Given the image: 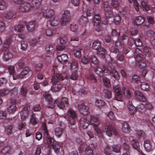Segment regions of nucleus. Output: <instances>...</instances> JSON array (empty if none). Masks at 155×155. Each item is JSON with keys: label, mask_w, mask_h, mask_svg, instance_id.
<instances>
[{"label": "nucleus", "mask_w": 155, "mask_h": 155, "mask_svg": "<svg viewBox=\"0 0 155 155\" xmlns=\"http://www.w3.org/2000/svg\"><path fill=\"white\" fill-rule=\"evenodd\" d=\"M89 123L93 125L94 130L100 137H103V132H106L107 135L110 137L112 134L116 136L118 135V133L116 129L110 125H106L100 129L97 126L100 123L99 120L95 116H93L91 117Z\"/></svg>", "instance_id": "f257e3e1"}, {"label": "nucleus", "mask_w": 155, "mask_h": 155, "mask_svg": "<svg viewBox=\"0 0 155 155\" xmlns=\"http://www.w3.org/2000/svg\"><path fill=\"white\" fill-rule=\"evenodd\" d=\"M52 72L53 76L51 80V83L53 85L51 88V90L54 92H57L61 90L63 87L62 85L60 83V81L64 80V79L67 80L68 78L67 74L65 73L59 74L57 73L58 71L57 66L53 65Z\"/></svg>", "instance_id": "f03ea898"}, {"label": "nucleus", "mask_w": 155, "mask_h": 155, "mask_svg": "<svg viewBox=\"0 0 155 155\" xmlns=\"http://www.w3.org/2000/svg\"><path fill=\"white\" fill-rule=\"evenodd\" d=\"M11 41V38L7 39L4 43L2 48L0 49V51L3 52V58L6 61L9 60L13 57L12 54L8 49Z\"/></svg>", "instance_id": "7ed1b4c3"}, {"label": "nucleus", "mask_w": 155, "mask_h": 155, "mask_svg": "<svg viewBox=\"0 0 155 155\" xmlns=\"http://www.w3.org/2000/svg\"><path fill=\"white\" fill-rule=\"evenodd\" d=\"M42 129L43 132L44 142L48 145V146L51 147L55 142L54 139L49 137V134L48 130L46 124L42 123Z\"/></svg>", "instance_id": "20e7f679"}, {"label": "nucleus", "mask_w": 155, "mask_h": 155, "mask_svg": "<svg viewBox=\"0 0 155 155\" xmlns=\"http://www.w3.org/2000/svg\"><path fill=\"white\" fill-rule=\"evenodd\" d=\"M8 71L11 75H12L14 80H16L18 78H23L31 70L28 67H25L20 74L16 76V74L15 73V67L13 66H10L8 68Z\"/></svg>", "instance_id": "39448f33"}, {"label": "nucleus", "mask_w": 155, "mask_h": 155, "mask_svg": "<svg viewBox=\"0 0 155 155\" xmlns=\"http://www.w3.org/2000/svg\"><path fill=\"white\" fill-rule=\"evenodd\" d=\"M92 48L97 51L98 55L102 58H104L107 51L101 46V43L98 41H94L92 44Z\"/></svg>", "instance_id": "423d86ee"}, {"label": "nucleus", "mask_w": 155, "mask_h": 155, "mask_svg": "<svg viewBox=\"0 0 155 155\" xmlns=\"http://www.w3.org/2000/svg\"><path fill=\"white\" fill-rule=\"evenodd\" d=\"M42 0H28V1L31 3V10L34 14L36 13L40 14L41 13V11L38 10L41 4Z\"/></svg>", "instance_id": "0eeeda50"}, {"label": "nucleus", "mask_w": 155, "mask_h": 155, "mask_svg": "<svg viewBox=\"0 0 155 155\" xmlns=\"http://www.w3.org/2000/svg\"><path fill=\"white\" fill-rule=\"evenodd\" d=\"M68 120L70 124L74 125L75 123V119L77 117L76 112L71 109H69L68 112Z\"/></svg>", "instance_id": "6e6552de"}, {"label": "nucleus", "mask_w": 155, "mask_h": 155, "mask_svg": "<svg viewBox=\"0 0 155 155\" xmlns=\"http://www.w3.org/2000/svg\"><path fill=\"white\" fill-rule=\"evenodd\" d=\"M68 99L67 97H62L60 101L58 100L54 101L55 107L57 106L61 109L67 107L68 106Z\"/></svg>", "instance_id": "1a4fd4ad"}, {"label": "nucleus", "mask_w": 155, "mask_h": 155, "mask_svg": "<svg viewBox=\"0 0 155 155\" xmlns=\"http://www.w3.org/2000/svg\"><path fill=\"white\" fill-rule=\"evenodd\" d=\"M30 3L28 0L23 2L18 8L19 11L22 12H27L29 10L32 11L31 10V6Z\"/></svg>", "instance_id": "9d476101"}, {"label": "nucleus", "mask_w": 155, "mask_h": 155, "mask_svg": "<svg viewBox=\"0 0 155 155\" xmlns=\"http://www.w3.org/2000/svg\"><path fill=\"white\" fill-rule=\"evenodd\" d=\"M104 11L105 17L104 18V20L103 21V24L107 25L108 22V19L113 17V14L111 8H108V9L106 8Z\"/></svg>", "instance_id": "9b49d317"}, {"label": "nucleus", "mask_w": 155, "mask_h": 155, "mask_svg": "<svg viewBox=\"0 0 155 155\" xmlns=\"http://www.w3.org/2000/svg\"><path fill=\"white\" fill-rule=\"evenodd\" d=\"M43 96L45 100L48 102V104L46 105L47 107L53 108L55 107L54 101L51 97V95L48 93H45Z\"/></svg>", "instance_id": "f8f14e48"}, {"label": "nucleus", "mask_w": 155, "mask_h": 155, "mask_svg": "<svg viewBox=\"0 0 155 155\" xmlns=\"http://www.w3.org/2000/svg\"><path fill=\"white\" fill-rule=\"evenodd\" d=\"M71 14L70 12L67 10L64 11L61 20V23L62 25H65L68 23L70 19Z\"/></svg>", "instance_id": "ddd939ff"}, {"label": "nucleus", "mask_w": 155, "mask_h": 155, "mask_svg": "<svg viewBox=\"0 0 155 155\" xmlns=\"http://www.w3.org/2000/svg\"><path fill=\"white\" fill-rule=\"evenodd\" d=\"M145 57H143L142 55H136L134 58L136 61L137 62V64L140 68H143L146 66V64L143 58Z\"/></svg>", "instance_id": "4468645a"}, {"label": "nucleus", "mask_w": 155, "mask_h": 155, "mask_svg": "<svg viewBox=\"0 0 155 155\" xmlns=\"http://www.w3.org/2000/svg\"><path fill=\"white\" fill-rule=\"evenodd\" d=\"M77 107L79 112L81 114L87 115L90 114L88 107L84 104H81L80 105L78 104Z\"/></svg>", "instance_id": "2eb2a0df"}, {"label": "nucleus", "mask_w": 155, "mask_h": 155, "mask_svg": "<svg viewBox=\"0 0 155 155\" xmlns=\"http://www.w3.org/2000/svg\"><path fill=\"white\" fill-rule=\"evenodd\" d=\"M54 12L53 10L51 9H47L42 12V15L44 17L48 19L53 17L54 15Z\"/></svg>", "instance_id": "dca6fc26"}, {"label": "nucleus", "mask_w": 155, "mask_h": 155, "mask_svg": "<svg viewBox=\"0 0 155 155\" xmlns=\"http://www.w3.org/2000/svg\"><path fill=\"white\" fill-rule=\"evenodd\" d=\"M11 103L12 104V105L10 106L8 108V110L10 113H13L16 110V107L15 104L17 103H19L20 101L16 100L13 99H12L11 100Z\"/></svg>", "instance_id": "f3484780"}, {"label": "nucleus", "mask_w": 155, "mask_h": 155, "mask_svg": "<svg viewBox=\"0 0 155 155\" xmlns=\"http://www.w3.org/2000/svg\"><path fill=\"white\" fill-rule=\"evenodd\" d=\"M27 30L30 32H32L36 26H38L37 23L35 21H31L28 23H25Z\"/></svg>", "instance_id": "a211bd4d"}, {"label": "nucleus", "mask_w": 155, "mask_h": 155, "mask_svg": "<svg viewBox=\"0 0 155 155\" xmlns=\"http://www.w3.org/2000/svg\"><path fill=\"white\" fill-rule=\"evenodd\" d=\"M96 146L95 144L92 143L89 144L88 146L87 147L85 150L86 155H94L92 150Z\"/></svg>", "instance_id": "6ab92c4d"}, {"label": "nucleus", "mask_w": 155, "mask_h": 155, "mask_svg": "<svg viewBox=\"0 0 155 155\" xmlns=\"http://www.w3.org/2000/svg\"><path fill=\"white\" fill-rule=\"evenodd\" d=\"M134 93L135 97L137 100L143 102H146V98L143 94L141 92L138 91H135Z\"/></svg>", "instance_id": "aec40b11"}, {"label": "nucleus", "mask_w": 155, "mask_h": 155, "mask_svg": "<svg viewBox=\"0 0 155 155\" xmlns=\"http://www.w3.org/2000/svg\"><path fill=\"white\" fill-rule=\"evenodd\" d=\"M20 115L22 120H25L28 116V108L25 106L20 112Z\"/></svg>", "instance_id": "412c9836"}, {"label": "nucleus", "mask_w": 155, "mask_h": 155, "mask_svg": "<svg viewBox=\"0 0 155 155\" xmlns=\"http://www.w3.org/2000/svg\"><path fill=\"white\" fill-rule=\"evenodd\" d=\"M89 122L87 121L86 118L85 117H82L79 121L81 127L83 129H86L89 125Z\"/></svg>", "instance_id": "4be33fe9"}, {"label": "nucleus", "mask_w": 155, "mask_h": 155, "mask_svg": "<svg viewBox=\"0 0 155 155\" xmlns=\"http://www.w3.org/2000/svg\"><path fill=\"white\" fill-rule=\"evenodd\" d=\"M60 18L57 16H54L53 17L51 18L49 20L50 25L52 26H55L59 23Z\"/></svg>", "instance_id": "5701e85b"}, {"label": "nucleus", "mask_w": 155, "mask_h": 155, "mask_svg": "<svg viewBox=\"0 0 155 155\" xmlns=\"http://www.w3.org/2000/svg\"><path fill=\"white\" fill-rule=\"evenodd\" d=\"M104 20V18H101V17L98 15H95L94 19L93 21L94 25L97 26V27L99 26L100 21H101L103 24V21Z\"/></svg>", "instance_id": "b1692460"}, {"label": "nucleus", "mask_w": 155, "mask_h": 155, "mask_svg": "<svg viewBox=\"0 0 155 155\" xmlns=\"http://www.w3.org/2000/svg\"><path fill=\"white\" fill-rule=\"evenodd\" d=\"M68 55L66 54L59 55L57 56V59L58 61L63 64L68 62Z\"/></svg>", "instance_id": "393cba45"}, {"label": "nucleus", "mask_w": 155, "mask_h": 155, "mask_svg": "<svg viewBox=\"0 0 155 155\" xmlns=\"http://www.w3.org/2000/svg\"><path fill=\"white\" fill-rule=\"evenodd\" d=\"M120 145H114L110 147L109 146L108 149L110 152L113 151L116 153H119L120 151Z\"/></svg>", "instance_id": "a878e982"}, {"label": "nucleus", "mask_w": 155, "mask_h": 155, "mask_svg": "<svg viewBox=\"0 0 155 155\" xmlns=\"http://www.w3.org/2000/svg\"><path fill=\"white\" fill-rule=\"evenodd\" d=\"M122 130L123 132L125 133H129L130 129L128 124L126 122H124L122 123Z\"/></svg>", "instance_id": "bb28decb"}, {"label": "nucleus", "mask_w": 155, "mask_h": 155, "mask_svg": "<svg viewBox=\"0 0 155 155\" xmlns=\"http://www.w3.org/2000/svg\"><path fill=\"white\" fill-rule=\"evenodd\" d=\"M79 37L77 36L73 37L71 38L69 43L71 44L72 46H76L78 44V42L79 41Z\"/></svg>", "instance_id": "cd10ccee"}, {"label": "nucleus", "mask_w": 155, "mask_h": 155, "mask_svg": "<svg viewBox=\"0 0 155 155\" xmlns=\"http://www.w3.org/2000/svg\"><path fill=\"white\" fill-rule=\"evenodd\" d=\"M144 21V18L141 16L137 17L134 21V24L137 26L141 25Z\"/></svg>", "instance_id": "c85d7f7f"}, {"label": "nucleus", "mask_w": 155, "mask_h": 155, "mask_svg": "<svg viewBox=\"0 0 155 155\" xmlns=\"http://www.w3.org/2000/svg\"><path fill=\"white\" fill-rule=\"evenodd\" d=\"M55 33V30L53 27L48 28L45 31L46 35L48 37L52 36Z\"/></svg>", "instance_id": "c756f323"}, {"label": "nucleus", "mask_w": 155, "mask_h": 155, "mask_svg": "<svg viewBox=\"0 0 155 155\" xmlns=\"http://www.w3.org/2000/svg\"><path fill=\"white\" fill-rule=\"evenodd\" d=\"M64 129L61 127H56L54 130V134L58 137H60L64 131Z\"/></svg>", "instance_id": "7c9ffc66"}, {"label": "nucleus", "mask_w": 155, "mask_h": 155, "mask_svg": "<svg viewBox=\"0 0 155 155\" xmlns=\"http://www.w3.org/2000/svg\"><path fill=\"white\" fill-rule=\"evenodd\" d=\"M54 45L53 44L49 45L46 48V50L49 54H53L55 51Z\"/></svg>", "instance_id": "2f4dec72"}, {"label": "nucleus", "mask_w": 155, "mask_h": 155, "mask_svg": "<svg viewBox=\"0 0 155 155\" xmlns=\"http://www.w3.org/2000/svg\"><path fill=\"white\" fill-rule=\"evenodd\" d=\"M16 16V13L13 11L8 12L5 15V18L8 20L11 19L12 18H15Z\"/></svg>", "instance_id": "473e14b6"}, {"label": "nucleus", "mask_w": 155, "mask_h": 155, "mask_svg": "<svg viewBox=\"0 0 155 155\" xmlns=\"http://www.w3.org/2000/svg\"><path fill=\"white\" fill-rule=\"evenodd\" d=\"M144 147L147 152H150L151 150V145L150 141L148 140H145L144 141Z\"/></svg>", "instance_id": "72a5a7b5"}, {"label": "nucleus", "mask_w": 155, "mask_h": 155, "mask_svg": "<svg viewBox=\"0 0 155 155\" xmlns=\"http://www.w3.org/2000/svg\"><path fill=\"white\" fill-rule=\"evenodd\" d=\"M94 71L95 73L98 76L100 77H101L103 76V73L102 72V68L96 66L94 68Z\"/></svg>", "instance_id": "f704fd0d"}, {"label": "nucleus", "mask_w": 155, "mask_h": 155, "mask_svg": "<svg viewBox=\"0 0 155 155\" xmlns=\"http://www.w3.org/2000/svg\"><path fill=\"white\" fill-rule=\"evenodd\" d=\"M128 110L130 111V117H132L133 114H135L137 111L136 108L133 105L128 104L127 106Z\"/></svg>", "instance_id": "c9c22d12"}, {"label": "nucleus", "mask_w": 155, "mask_h": 155, "mask_svg": "<svg viewBox=\"0 0 155 155\" xmlns=\"http://www.w3.org/2000/svg\"><path fill=\"white\" fill-rule=\"evenodd\" d=\"M51 147H52V148L55 153H58L59 151V149L61 147V145L59 143L55 141Z\"/></svg>", "instance_id": "e433bc0d"}, {"label": "nucleus", "mask_w": 155, "mask_h": 155, "mask_svg": "<svg viewBox=\"0 0 155 155\" xmlns=\"http://www.w3.org/2000/svg\"><path fill=\"white\" fill-rule=\"evenodd\" d=\"M103 73L105 75H109L111 73V70H110L108 67L106 65H103L102 66Z\"/></svg>", "instance_id": "4c0bfd02"}, {"label": "nucleus", "mask_w": 155, "mask_h": 155, "mask_svg": "<svg viewBox=\"0 0 155 155\" xmlns=\"http://www.w3.org/2000/svg\"><path fill=\"white\" fill-rule=\"evenodd\" d=\"M87 21V17L83 15L81 16L79 20L80 24L83 26H86Z\"/></svg>", "instance_id": "58836bf2"}, {"label": "nucleus", "mask_w": 155, "mask_h": 155, "mask_svg": "<svg viewBox=\"0 0 155 155\" xmlns=\"http://www.w3.org/2000/svg\"><path fill=\"white\" fill-rule=\"evenodd\" d=\"M82 51V49L80 48H75L74 51V56L78 58H80L81 55V51Z\"/></svg>", "instance_id": "ea45409f"}, {"label": "nucleus", "mask_w": 155, "mask_h": 155, "mask_svg": "<svg viewBox=\"0 0 155 155\" xmlns=\"http://www.w3.org/2000/svg\"><path fill=\"white\" fill-rule=\"evenodd\" d=\"M140 86L142 90L146 91H149V86L147 83L145 82L141 83Z\"/></svg>", "instance_id": "a19ab883"}, {"label": "nucleus", "mask_w": 155, "mask_h": 155, "mask_svg": "<svg viewBox=\"0 0 155 155\" xmlns=\"http://www.w3.org/2000/svg\"><path fill=\"white\" fill-rule=\"evenodd\" d=\"M8 7V3L3 0H0V10H4Z\"/></svg>", "instance_id": "79ce46f5"}, {"label": "nucleus", "mask_w": 155, "mask_h": 155, "mask_svg": "<svg viewBox=\"0 0 155 155\" xmlns=\"http://www.w3.org/2000/svg\"><path fill=\"white\" fill-rule=\"evenodd\" d=\"M122 91L124 96L127 98H130L131 96V93L129 88L126 87H124L122 88Z\"/></svg>", "instance_id": "37998d69"}, {"label": "nucleus", "mask_w": 155, "mask_h": 155, "mask_svg": "<svg viewBox=\"0 0 155 155\" xmlns=\"http://www.w3.org/2000/svg\"><path fill=\"white\" fill-rule=\"evenodd\" d=\"M128 34V32L127 33V31H126L125 33L122 36H120L119 38H118V39H120V40L122 42V44H125V41L126 42L128 40V39L127 36Z\"/></svg>", "instance_id": "c03bdc74"}, {"label": "nucleus", "mask_w": 155, "mask_h": 155, "mask_svg": "<svg viewBox=\"0 0 155 155\" xmlns=\"http://www.w3.org/2000/svg\"><path fill=\"white\" fill-rule=\"evenodd\" d=\"M111 72L113 77L116 80H118L120 78L118 72L114 69H111Z\"/></svg>", "instance_id": "a18cd8bd"}, {"label": "nucleus", "mask_w": 155, "mask_h": 155, "mask_svg": "<svg viewBox=\"0 0 155 155\" xmlns=\"http://www.w3.org/2000/svg\"><path fill=\"white\" fill-rule=\"evenodd\" d=\"M84 13H86L87 16H92L94 13V9L92 8H89L86 12H84Z\"/></svg>", "instance_id": "49530a36"}, {"label": "nucleus", "mask_w": 155, "mask_h": 155, "mask_svg": "<svg viewBox=\"0 0 155 155\" xmlns=\"http://www.w3.org/2000/svg\"><path fill=\"white\" fill-rule=\"evenodd\" d=\"M131 144L134 149L138 150L139 147V144L137 139H133L131 141Z\"/></svg>", "instance_id": "de8ad7c7"}, {"label": "nucleus", "mask_w": 155, "mask_h": 155, "mask_svg": "<svg viewBox=\"0 0 155 155\" xmlns=\"http://www.w3.org/2000/svg\"><path fill=\"white\" fill-rule=\"evenodd\" d=\"M140 8H142L143 10L147 11L150 10V7L145 2L143 1L141 2V5L140 6Z\"/></svg>", "instance_id": "09e8293b"}, {"label": "nucleus", "mask_w": 155, "mask_h": 155, "mask_svg": "<svg viewBox=\"0 0 155 155\" xmlns=\"http://www.w3.org/2000/svg\"><path fill=\"white\" fill-rule=\"evenodd\" d=\"M90 61L91 63L95 65H97L99 63L96 57L94 55H92L90 57Z\"/></svg>", "instance_id": "8fccbe9b"}, {"label": "nucleus", "mask_w": 155, "mask_h": 155, "mask_svg": "<svg viewBox=\"0 0 155 155\" xmlns=\"http://www.w3.org/2000/svg\"><path fill=\"white\" fill-rule=\"evenodd\" d=\"M123 95L122 92L116 93L115 94L114 99L119 101H121L122 100Z\"/></svg>", "instance_id": "3c124183"}, {"label": "nucleus", "mask_w": 155, "mask_h": 155, "mask_svg": "<svg viewBox=\"0 0 155 155\" xmlns=\"http://www.w3.org/2000/svg\"><path fill=\"white\" fill-rule=\"evenodd\" d=\"M95 104L97 107L101 108L104 106L105 103L101 100H98L97 99L95 103Z\"/></svg>", "instance_id": "603ef678"}, {"label": "nucleus", "mask_w": 155, "mask_h": 155, "mask_svg": "<svg viewBox=\"0 0 155 155\" xmlns=\"http://www.w3.org/2000/svg\"><path fill=\"white\" fill-rule=\"evenodd\" d=\"M9 91L6 88L0 90V96H5L9 93Z\"/></svg>", "instance_id": "864d4df0"}, {"label": "nucleus", "mask_w": 155, "mask_h": 155, "mask_svg": "<svg viewBox=\"0 0 155 155\" xmlns=\"http://www.w3.org/2000/svg\"><path fill=\"white\" fill-rule=\"evenodd\" d=\"M60 43L64 45L67 43L68 41L67 36L66 35H64L60 37L59 38Z\"/></svg>", "instance_id": "5fc2aeb1"}, {"label": "nucleus", "mask_w": 155, "mask_h": 155, "mask_svg": "<svg viewBox=\"0 0 155 155\" xmlns=\"http://www.w3.org/2000/svg\"><path fill=\"white\" fill-rule=\"evenodd\" d=\"M136 136L137 138H139L141 137L144 138L145 135L143 131L141 130H137Z\"/></svg>", "instance_id": "6e6d98bb"}, {"label": "nucleus", "mask_w": 155, "mask_h": 155, "mask_svg": "<svg viewBox=\"0 0 155 155\" xmlns=\"http://www.w3.org/2000/svg\"><path fill=\"white\" fill-rule=\"evenodd\" d=\"M140 78L137 75L135 74L133 76L132 81L133 82L140 83Z\"/></svg>", "instance_id": "4d7b16f0"}, {"label": "nucleus", "mask_w": 155, "mask_h": 155, "mask_svg": "<svg viewBox=\"0 0 155 155\" xmlns=\"http://www.w3.org/2000/svg\"><path fill=\"white\" fill-rule=\"evenodd\" d=\"M28 92V90L26 87L22 86L21 88V95L22 96L25 97L26 96Z\"/></svg>", "instance_id": "13d9d810"}, {"label": "nucleus", "mask_w": 155, "mask_h": 155, "mask_svg": "<svg viewBox=\"0 0 155 155\" xmlns=\"http://www.w3.org/2000/svg\"><path fill=\"white\" fill-rule=\"evenodd\" d=\"M103 81L104 85L106 87H108L110 86V81L108 78L106 77H104L103 78Z\"/></svg>", "instance_id": "bf43d9fd"}, {"label": "nucleus", "mask_w": 155, "mask_h": 155, "mask_svg": "<svg viewBox=\"0 0 155 155\" xmlns=\"http://www.w3.org/2000/svg\"><path fill=\"white\" fill-rule=\"evenodd\" d=\"M37 119L36 118L35 115L32 114L30 120V123L33 125L36 124L37 123Z\"/></svg>", "instance_id": "052dcab7"}, {"label": "nucleus", "mask_w": 155, "mask_h": 155, "mask_svg": "<svg viewBox=\"0 0 155 155\" xmlns=\"http://www.w3.org/2000/svg\"><path fill=\"white\" fill-rule=\"evenodd\" d=\"M23 28L24 25L22 24H20L15 26V30L17 32H21L23 30Z\"/></svg>", "instance_id": "680f3d73"}, {"label": "nucleus", "mask_w": 155, "mask_h": 155, "mask_svg": "<svg viewBox=\"0 0 155 155\" xmlns=\"http://www.w3.org/2000/svg\"><path fill=\"white\" fill-rule=\"evenodd\" d=\"M138 110L141 112H143L145 110V108L144 105L141 104H140L137 107Z\"/></svg>", "instance_id": "e2e57ef3"}, {"label": "nucleus", "mask_w": 155, "mask_h": 155, "mask_svg": "<svg viewBox=\"0 0 155 155\" xmlns=\"http://www.w3.org/2000/svg\"><path fill=\"white\" fill-rule=\"evenodd\" d=\"M70 29L73 32H76L78 29V25L75 23L71 24L70 26Z\"/></svg>", "instance_id": "0e129e2a"}, {"label": "nucleus", "mask_w": 155, "mask_h": 155, "mask_svg": "<svg viewBox=\"0 0 155 155\" xmlns=\"http://www.w3.org/2000/svg\"><path fill=\"white\" fill-rule=\"evenodd\" d=\"M21 49L23 50H25L27 48L28 44L26 41H21Z\"/></svg>", "instance_id": "69168bd1"}, {"label": "nucleus", "mask_w": 155, "mask_h": 155, "mask_svg": "<svg viewBox=\"0 0 155 155\" xmlns=\"http://www.w3.org/2000/svg\"><path fill=\"white\" fill-rule=\"evenodd\" d=\"M6 28V24L3 21H0V33L4 31Z\"/></svg>", "instance_id": "338daca9"}, {"label": "nucleus", "mask_w": 155, "mask_h": 155, "mask_svg": "<svg viewBox=\"0 0 155 155\" xmlns=\"http://www.w3.org/2000/svg\"><path fill=\"white\" fill-rule=\"evenodd\" d=\"M29 44L32 46H35L38 42V40L35 38L31 39L29 40Z\"/></svg>", "instance_id": "774afa93"}]
</instances>
